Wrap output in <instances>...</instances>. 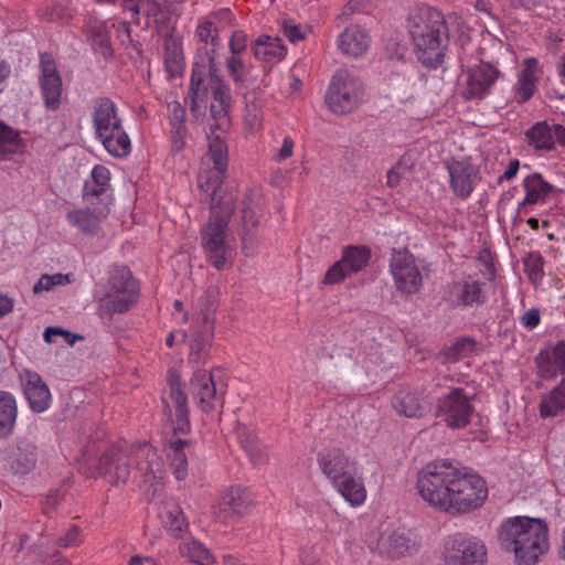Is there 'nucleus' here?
<instances>
[{
    "label": "nucleus",
    "instance_id": "1",
    "mask_svg": "<svg viewBox=\"0 0 565 565\" xmlns=\"http://www.w3.org/2000/svg\"><path fill=\"white\" fill-rule=\"evenodd\" d=\"M209 86L204 83L203 74L198 68L192 70L191 81L189 85V97L191 108L195 110L201 104L205 103L211 89L214 103L211 105V114L214 124L210 126L207 132L209 139V158L213 161L214 170L218 173L226 172L227 169V146L223 135L216 134L222 126L227 122V115L232 104V92L227 81L221 75L216 65L214 54L207 57Z\"/></svg>",
    "mask_w": 565,
    "mask_h": 565
},
{
    "label": "nucleus",
    "instance_id": "2",
    "mask_svg": "<svg viewBox=\"0 0 565 565\" xmlns=\"http://www.w3.org/2000/svg\"><path fill=\"white\" fill-rule=\"evenodd\" d=\"M84 460L90 467H96L98 475L108 476L111 483H125L131 473V463L136 475L143 482H156L163 477V463L157 449L143 443L129 446L120 441L98 456L93 447H87L83 454Z\"/></svg>",
    "mask_w": 565,
    "mask_h": 565
},
{
    "label": "nucleus",
    "instance_id": "3",
    "mask_svg": "<svg viewBox=\"0 0 565 565\" xmlns=\"http://www.w3.org/2000/svg\"><path fill=\"white\" fill-rule=\"evenodd\" d=\"M224 174L225 172L221 174L215 170L214 174L205 181H203V173L199 174L200 186L211 195L212 200L210 220L201 230V243L207 262L217 270L225 269L234 254V246L227 235L233 205L230 202H225L224 206L217 203L218 189Z\"/></svg>",
    "mask_w": 565,
    "mask_h": 565
},
{
    "label": "nucleus",
    "instance_id": "4",
    "mask_svg": "<svg viewBox=\"0 0 565 565\" xmlns=\"http://www.w3.org/2000/svg\"><path fill=\"white\" fill-rule=\"evenodd\" d=\"M406 26L418 62L426 68H438L448 46L443 13L429 6L418 4L411 9Z\"/></svg>",
    "mask_w": 565,
    "mask_h": 565
},
{
    "label": "nucleus",
    "instance_id": "5",
    "mask_svg": "<svg viewBox=\"0 0 565 565\" xmlns=\"http://www.w3.org/2000/svg\"><path fill=\"white\" fill-rule=\"evenodd\" d=\"M498 541L503 551L514 554L516 565H535L548 551V527L541 519L508 518L498 530Z\"/></svg>",
    "mask_w": 565,
    "mask_h": 565
},
{
    "label": "nucleus",
    "instance_id": "6",
    "mask_svg": "<svg viewBox=\"0 0 565 565\" xmlns=\"http://www.w3.org/2000/svg\"><path fill=\"white\" fill-rule=\"evenodd\" d=\"M92 120L96 137L110 156L124 158L131 152V140L114 100L108 97L95 99Z\"/></svg>",
    "mask_w": 565,
    "mask_h": 565
},
{
    "label": "nucleus",
    "instance_id": "7",
    "mask_svg": "<svg viewBox=\"0 0 565 565\" xmlns=\"http://www.w3.org/2000/svg\"><path fill=\"white\" fill-rule=\"evenodd\" d=\"M457 468L441 461L427 465L418 473L417 489L420 497L434 508L449 512L450 487Z\"/></svg>",
    "mask_w": 565,
    "mask_h": 565
},
{
    "label": "nucleus",
    "instance_id": "8",
    "mask_svg": "<svg viewBox=\"0 0 565 565\" xmlns=\"http://www.w3.org/2000/svg\"><path fill=\"white\" fill-rule=\"evenodd\" d=\"M363 83L349 70H338L332 76L326 95L330 110L338 115L353 113L363 99Z\"/></svg>",
    "mask_w": 565,
    "mask_h": 565
},
{
    "label": "nucleus",
    "instance_id": "9",
    "mask_svg": "<svg viewBox=\"0 0 565 565\" xmlns=\"http://www.w3.org/2000/svg\"><path fill=\"white\" fill-rule=\"evenodd\" d=\"M449 512L466 513L480 508L488 497L486 481L477 473L457 468L450 487Z\"/></svg>",
    "mask_w": 565,
    "mask_h": 565
},
{
    "label": "nucleus",
    "instance_id": "10",
    "mask_svg": "<svg viewBox=\"0 0 565 565\" xmlns=\"http://www.w3.org/2000/svg\"><path fill=\"white\" fill-rule=\"evenodd\" d=\"M537 373L543 379H553L558 373L562 382L544 397L540 405L542 417H554L565 409V355H536Z\"/></svg>",
    "mask_w": 565,
    "mask_h": 565
},
{
    "label": "nucleus",
    "instance_id": "11",
    "mask_svg": "<svg viewBox=\"0 0 565 565\" xmlns=\"http://www.w3.org/2000/svg\"><path fill=\"white\" fill-rule=\"evenodd\" d=\"M484 544L462 533L449 535L444 543V561L447 565H484Z\"/></svg>",
    "mask_w": 565,
    "mask_h": 565
},
{
    "label": "nucleus",
    "instance_id": "12",
    "mask_svg": "<svg viewBox=\"0 0 565 565\" xmlns=\"http://www.w3.org/2000/svg\"><path fill=\"white\" fill-rule=\"evenodd\" d=\"M394 284L403 294L413 295L423 287V276L414 255L405 248H394L390 257Z\"/></svg>",
    "mask_w": 565,
    "mask_h": 565
},
{
    "label": "nucleus",
    "instance_id": "13",
    "mask_svg": "<svg viewBox=\"0 0 565 565\" xmlns=\"http://www.w3.org/2000/svg\"><path fill=\"white\" fill-rule=\"evenodd\" d=\"M475 408L462 388H451L437 401L436 416L450 428H463L470 424Z\"/></svg>",
    "mask_w": 565,
    "mask_h": 565
},
{
    "label": "nucleus",
    "instance_id": "14",
    "mask_svg": "<svg viewBox=\"0 0 565 565\" xmlns=\"http://www.w3.org/2000/svg\"><path fill=\"white\" fill-rule=\"evenodd\" d=\"M419 547V537L406 527L382 530L376 543L380 555L392 559L412 556L418 552Z\"/></svg>",
    "mask_w": 565,
    "mask_h": 565
},
{
    "label": "nucleus",
    "instance_id": "15",
    "mask_svg": "<svg viewBox=\"0 0 565 565\" xmlns=\"http://www.w3.org/2000/svg\"><path fill=\"white\" fill-rule=\"evenodd\" d=\"M371 258V250L366 246L349 245L342 249L341 258L324 274L322 284L335 285L347 277L361 271Z\"/></svg>",
    "mask_w": 565,
    "mask_h": 565
},
{
    "label": "nucleus",
    "instance_id": "16",
    "mask_svg": "<svg viewBox=\"0 0 565 565\" xmlns=\"http://www.w3.org/2000/svg\"><path fill=\"white\" fill-rule=\"evenodd\" d=\"M500 76V72L490 63H480L465 72L461 95L467 100H480L489 95Z\"/></svg>",
    "mask_w": 565,
    "mask_h": 565
},
{
    "label": "nucleus",
    "instance_id": "17",
    "mask_svg": "<svg viewBox=\"0 0 565 565\" xmlns=\"http://www.w3.org/2000/svg\"><path fill=\"white\" fill-rule=\"evenodd\" d=\"M39 85L46 109L55 111L62 103L63 84L55 61L49 54H41Z\"/></svg>",
    "mask_w": 565,
    "mask_h": 565
},
{
    "label": "nucleus",
    "instance_id": "18",
    "mask_svg": "<svg viewBox=\"0 0 565 565\" xmlns=\"http://www.w3.org/2000/svg\"><path fill=\"white\" fill-rule=\"evenodd\" d=\"M451 191L460 199L470 198L481 181L480 170L469 161H454L447 166Z\"/></svg>",
    "mask_w": 565,
    "mask_h": 565
},
{
    "label": "nucleus",
    "instance_id": "19",
    "mask_svg": "<svg viewBox=\"0 0 565 565\" xmlns=\"http://www.w3.org/2000/svg\"><path fill=\"white\" fill-rule=\"evenodd\" d=\"M483 284L471 278L448 285L444 300L454 308H466L487 301Z\"/></svg>",
    "mask_w": 565,
    "mask_h": 565
},
{
    "label": "nucleus",
    "instance_id": "20",
    "mask_svg": "<svg viewBox=\"0 0 565 565\" xmlns=\"http://www.w3.org/2000/svg\"><path fill=\"white\" fill-rule=\"evenodd\" d=\"M190 384L193 398L202 412L211 413L223 407V393L217 391L211 373L206 371L195 373Z\"/></svg>",
    "mask_w": 565,
    "mask_h": 565
},
{
    "label": "nucleus",
    "instance_id": "21",
    "mask_svg": "<svg viewBox=\"0 0 565 565\" xmlns=\"http://www.w3.org/2000/svg\"><path fill=\"white\" fill-rule=\"evenodd\" d=\"M527 145L535 151H552L558 142L565 145V128L558 124L539 121L525 132Z\"/></svg>",
    "mask_w": 565,
    "mask_h": 565
},
{
    "label": "nucleus",
    "instance_id": "22",
    "mask_svg": "<svg viewBox=\"0 0 565 565\" xmlns=\"http://www.w3.org/2000/svg\"><path fill=\"white\" fill-rule=\"evenodd\" d=\"M170 399L175 409V419L172 420L173 435L188 434L191 430L189 419L188 397L181 387L180 376L174 370L168 372Z\"/></svg>",
    "mask_w": 565,
    "mask_h": 565
},
{
    "label": "nucleus",
    "instance_id": "23",
    "mask_svg": "<svg viewBox=\"0 0 565 565\" xmlns=\"http://www.w3.org/2000/svg\"><path fill=\"white\" fill-rule=\"evenodd\" d=\"M317 461L322 473L331 484L344 478V476H348L353 470V462H351L350 458L339 448L319 451Z\"/></svg>",
    "mask_w": 565,
    "mask_h": 565
},
{
    "label": "nucleus",
    "instance_id": "24",
    "mask_svg": "<svg viewBox=\"0 0 565 565\" xmlns=\"http://www.w3.org/2000/svg\"><path fill=\"white\" fill-rule=\"evenodd\" d=\"M125 8L130 12V18L138 25L140 24L139 15L141 13L145 15L143 28H158L167 22L170 14L168 6L158 0L127 1Z\"/></svg>",
    "mask_w": 565,
    "mask_h": 565
},
{
    "label": "nucleus",
    "instance_id": "25",
    "mask_svg": "<svg viewBox=\"0 0 565 565\" xmlns=\"http://www.w3.org/2000/svg\"><path fill=\"white\" fill-rule=\"evenodd\" d=\"M21 381L31 409L35 413L46 411L50 407L51 393L41 376L34 371L24 370L21 373Z\"/></svg>",
    "mask_w": 565,
    "mask_h": 565
},
{
    "label": "nucleus",
    "instance_id": "26",
    "mask_svg": "<svg viewBox=\"0 0 565 565\" xmlns=\"http://www.w3.org/2000/svg\"><path fill=\"white\" fill-rule=\"evenodd\" d=\"M540 76L541 68L537 60L526 58L512 88L514 100L518 104L527 102L535 94Z\"/></svg>",
    "mask_w": 565,
    "mask_h": 565
},
{
    "label": "nucleus",
    "instance_id": "27",
    "mask_svg": "<svg viewBox=\"0 0 565 565\" xmlns=\"http://www.w3.org/2000/svg\"><path fill=\"white\" fill-rule=\"evenodd\" d=\"M337 44L344 55L360 57L369 50L371 36L362 26L351 24L338 35Z\"/></svg>",
    "mask_w": 565,
    "mask_h": 565
},
{
    "label": "nucleus",
    "instance_id": "28",
    "mask_svg": "<svg viewBox=\"0 0 565 565\" xmlns=\"http://www.w3.org/2000/svg\"><path fill=\"white\" fill-rule=\"evenodd\" d=\"M394 409L403 416L418 418L426 412V404L420 399L419 393L409 388H401L392 399Z\"/></svg>",
    "mask_w": 565,
    "mask_h": 565
},
{
    "label": "nucleus",
    "instance_id": "29",
    "mask_svg": "<svg viewBox=\"0 0 565 565\" xmlns=\"http://www.w3.org/2000/svg\"><path fill=\"white\" fill-rule=\"evenodd\" d=\"M138 296L124 292H115L108 289L98 303V312L102 318L110 319L116 313L127 312L136 302Z\"/></svg>",
    "mask_w": 565,
    "mask_h": 565
},
{
    "label": "nucleus",
    "instance_id": "30",
    "mask_svg": "<svg viewBox=\"0 0 565 565\" xmlns=\"http://www.w3.org/2000/svg\"><path fill=\"white\" fill-rule=\"evenodd\" d=\"M191 441L172 436L167 440V457L170 460V468L178 480H184L188 476V458L185 448Z\"/></svg>",
    "mask_w": 565,
    "mask_h": 565
},
{
    "label": "nucleus",
    "instance_id": "31",
    "mask_svg": "<svg viewBox=\"0 0 565 565\" xmlns=\"http://www.w3.org/2000/svg\"><path fill=\"white\" fill-rule=\"evenodd\" d=\"M250 49L254 57L263 62L280 61L286 55L281 40L276 36L260 35L252 42Z\"/></svg>",
    "mask_w": 565,
    "mask_h": 565
},
{
    "label": "nucleus",
    "instance_id": "32",
    "mask_svg": "<svg viewBox=\"0 0 565 565\" xmlns=\"http://www.w3.org/2000/svg\"><path fill=\"white\" fill-rule=\"evenodd\" d=\"M332 487L352 507H359L365 502L366 489L364 483L361 479L356 478L353 472L332 483Z\"/></svg>",
    "mask_w": 565,
    "mask_h": 565
},
{
    "label": "nucleus",
    "instance_id": "33",
    "mask_svg": "<svg viewBox=\"0 0 565 565\" xmlns=\"http://www.w3.org/2000/svg\"><path fill=\"white\" fill-rule=\"evenodd\" d=\"M252 493L241 487L231 488L220 499V508L222 511H231L241 516L245 514L253 505Z\"/></svg>",
    "mask_w": 565,
    "mask_h": 565
},
{
    "label": "nucleus",
    "instance_id": "34",
    "mask_svg": "<svg viewBox=\"0 0 565 565\" xmlns=\"http://www.w3.org/2000/svg\"><path fill=\"white\" fill-rule=\"evenodd\" d=\"M18 416L15 397L0 390V440L8 438L14 430Z\"/></svg>",
    "mask_w": 565,
    "mask_h": 565
},
{
    "label": "nucleus",
    "instance_id": "35",
    "mask_svg": "<svg viewBox=\"0 0 565 565\" xmlns=\"http://www.w3.org/2000/svg\"><path fill=\"white\" fill-rule=\"evenodd\" d=\"M38 451L33 443L21 439L17 444V449L12 454V468L17 473L25 475L36 465Z\"/></svg>",
    "mask_w": 565,
    "mask_h": 565
},
{
    "label": "nucleus",
    "instance_id": "36",
    "mask_svg": "<svg viewBox=\"0 0 565 565\" xmlns=\"http://www.w3.org/2000/svg\"><path fill=\"white\" fill-rule=\"evenodd\" d=\"M523 186L525 198L518 205L516 216H520L522 213L526 214L529 212L526 206L537 203L546 194L547 183L543 181L541 175L532 174L523 180Z\"/></svg>",
    "mask_w": 565,
    "mask_h": 565
},
{
    "label": "nucleus",
    "instance_id": "37",
    "mask_svg": "<svg viewBox=\"0 0 565 565\" xmlns=\"http://www.w3.org/2000/svg\"><path fill=\"white\" fill-rule=\"evenodd\" d=\"M87 33L96 52L102 54L105 58L113 55L106 22L98 19H90L87 23Z\"/></svg>",
    "mask_w": 565,
    "mask_h": 565
},
{
    "label": "nucleus",
    "instance_id": "38",
    "mask_svg": "<svg viewBox=\"0 0 565 565\" xmlns=\"http://www.w3.org/2000/svg\"><path fill=\"white\" fill-rule=\"evenodd\" d=\"M108 289L125 295L138 296V284L134 279L131 271L126 266L114 267L109 273Z\"/></svg>",
    "mask_w": 565,
    "mask_h": 565
},
{
    "label": "nucleus",
    "instance_id": "39",
    "mask_svg": "<svg viewBox=\"0 0 565 565\" xmlns=\"http://www.w3.org/2000/svg\"><path fill=\"white\" fill-rule=\"evenodd\" d=\"M110 172L104 166H95L90 172V180L84 185V195L98 196L109 188Z\"/></svg>",
    "mask_w": 565,
    "mask_h": 565
},
{
    "label": "nucleus",
    "instance_id": "40",
    "mask_svg": "<svg viewBox=\"0 0 565 565\" xmlns=\"http://www.w3.org/2000/svg\"><path fill=\"white\" fill-rule=\"evenodd\" d=\"M180 554L198 565H213L214 557L199 541H186L179 545Z\"/></svg>",
    "mask_w": 565,
    "mask_h": 565
},
{
    "label": "nucleus",
    "instance_id": "41",
    "mask_svg": "<svg viewBox=\"0 0 565 565\" xmlns=\"http://www.w3.org/2000/svg\"><path fill=\"white\" fill-rule=\"evenodd\" d=\"M164 63L169 73L175 75L183 67L182 43L175 38H168L164 41Z\"/></svg>",
    "mask_w": 565,
    "mask_h": 565
},
{
    "label": "nucleus",
    "instance_id": "42",
    "mask_svg": "<svg viewBox=\"0 0 565 565\" xmlns=\"http://www.w3.org/2000/svg\"><path fill=\"white\" fill-rule=\"evenodd\" d=\"M23 148L17 131L0 122V160H8Z\"/></svg>",
    "mask_w": 565,
    "mask_h": 565
},
{
    "label": "nucleus",
    "instance_id": "43",
    "mask_svg": "<svg viewBox=\"0 0 565 565\" xmlns=\"http://www.w3.org/2000/svg\"><path fill=\"white\" fill-rule=\"evenodd\" d=\"M162 519L166 529L174 536H180L188 529V522L180 507L172 504L164 509Z\"/></svg>",
    "mask_w": 565,
    "mask_h": 565
},
{
    "label": "nucleus",
    "instance_id": "44",
    "mask_svg": "<svg viewBox=\"0 0 565 565\" xmlns=\"http://www.w3.org/2000/svg\"><path fill=\"white\" fill-rule=\"evenodd\" d=\"M390 86L392 95L401 102L411 99L415 94V82L405 75H393L390 78Z\"/></svg>",
    "mask_w": 565,
    "mask_h": 565
},
{
    "label": "nucleus",
    "instance_id": "45",
    "mask_svg": "<svg viewBox=\"0 0 565 565\" xmlns=\"http://www.w3.org/2000/svg\"><path fill=\"white\" fill-rule=\"evenodd\" d=\"M66 217L72 225L87 233L96 231L99 224L98 216L89 210H75L68 212Z\"/></svg>",
    "mask_w": 565,
    "mask_h": 565
},
{
    "label": "nucleus",
    "instance_id": "46",
    "mask_svg": "<svg viewBox=\"0 0 565 565\" xmlns=\"http://www.w3.org/2000/svg\"><path fill=\"white\" fill-rule=\"evenodd\" d=\"M226 72L236 87H244L247 81V66L239 55H230L225 61Z\"/></svg>",
    "mask_w": 565,
    "mask_h": 565
},
{
    "label": "nucleus",
    "instance_id": "47",
    "mask_svg": "<svg viewBox=\"0 0 565 565\" xmlns=\"http://www.w3.org/2000/svg\"><path fill=\"white\" fill-rule=\"evenodd\" d=\"M196 36L201 42H204L205 44L210 43L212 45V50L207 53V57L211 54L215 55V51L221 44V39L218 30L214 25V21L209 18L201 21L196 28Z\"/></svg>",
    "mask_w": 565,
    "mask_h": 565
},
{
    "label": "nucleus",
    "instance_id": "48",
    "mask_svg": "<svg viewBox=\"0 0 565 565\" xmlns=\"http://www.w3.org/2000/svg\"><path fill=\"white\" fill-rule=\"evenodd\" d=\"M43 339L49 343L55 342L61 345L67 344L72 347L77 340H83V337L72 333L61 327H49L43 333Z\"/></svg>",
    "mask_w": 565,
    "mask_h": 565
},
{
    "label": "nucleus",
    "instance_id": "49",
    "mask_svg": "<svg viewBox=\"0 0 565 565\" xmlns=\"http://www.w3.org/2000/svg\"><path fill=\"white\" fill-rule=\"evenodd\" d=\"M71 282V275L56 273L53 275L44 274L40 277L38 282L33 286L35 295L43 291H50L56 286H65Z\"/></svg>",
    "mask_w": 565,
    "mask_h": 565
},
{
    "label": "nucleus",
    "instance_id": "50",
    "mask_svg": "<svg viewBox=\"0 0 565 565\" xmlns=\"http://www.w3.org/2000/svg\"><path fill=\"white\" fill-rule=\"evenodd\" d=\"M246 106H245V115L244 120L246 128L254 132L260 129L263 124V113L256 100L248 102L247 94L244 95Z\"/></svg>",
    "mask_w": 565,
    "mask_h": 565
},
{
    "label": "nucleus",
    "instance_id": "51",
    "mask_svg": "<svg viewBox=\"0 0 565 565\" xmlns=\"http://www.w3.org/2000/svg\"><path fill=\"white\" fill-rule=\"evenodd\" d=\"M170 122L174 130L175 137H182L184 134V108L178 102H172L168 105Z\"/></svg>",
    "mask_w": 565,
    "mask_h": 565
},
{
    "label": "nucleus",
    "instance_id": "52",
    "mask_svg": "<svg viewBox=\"0 0 565 565\" xmlns=\"http://www.w3.org/2000/svg\"><path fill=\"white\" fill-rule=\"evenodd\" d=\"M525 271L532 281H537L544 275V259L540 254H531L524 260Z\"/></svg>",
    "mask_w": 565,
    "mask_h": 565
},
{
    "label": "nucleus",
    "instance_id": "53",
    "mask_svg": "<svg viewBox=\"0 0 565 565\" xmlns=\"http://www.w3.org/2000/svg\"><path fill=\"white\" fill-rule=\"evenodd\" d=\"M248 46V35L243 30H234L232 31L228 39V50L231 55H239L246 51Z\"/></svg>",
    "mask_w": 565,
    "mask_h": 565
},
{
    "label": "nucleus",
    "instance_id": "54",
    "mask_svg": "<svg viewBox=\"0 0 565 565\" xmlns=\"http://www.w3.org/2000/svg\"><path fill=\"white\" fill-rule=\"evenodd\" d=\"M44 17L50 21H60L65 23L72 19L73 10L68 6L55 3L45 10Z\"/></svg>",
    "mask_w": 565,
    "mask_h": 565
},
{
    "label": "nucleus",
    "instance_id": "55",
    "mask_svg": "<svg viewBox=\"0 0 565 565\" xmlns=\"http://www.w3.org/2000/svg\"><path fill=\"white\" fill-rule=\"evenodd\" d=\"M242 249L246 256H253L258 249L259 238L254 230H243L241 234Z\"/></svg>",
    "mask_w": 565,
    "mask_h": 565
},
{
    "label": "nucleus",
    "instance_id": "56",
    "mask_svg": "<svg viewBox=\"0 0 565 565\" xmlns=\"http://www.w3.org/2000/svg\"><path fill=\"white\" fill-rule=\"evenodd\" d=\"M408 171V166L399 160L386 174V184L390 188H395L402 178L406 175Z\"/></svg>",
    "mask_w": 565,
    "mask_h": 565
},
{
    "label": "nucleus",
    "instance_id": "57",
    "mask_svg": "<svg viewBox=\"0 0 565 565\" xmlns=\"http://www.w3.org/2000/svg\"><path fill=\"white\" fill-rule=\"evenodd\" d=\"M212 329L213 323L209 320L207 316L204 317V332L201 337V339H195L196 342V353L199 352H205L211 350V343H212Z\"/></svg>",
    "mask_w": 565,
    "mask_h": 565
},
{
    "label": "nucleus",
    "instance_id": "58",
    "mask_svg": "<svg viewBox=\"0 0 565 565\" xmlns=\"http://www.w3.org/2000/svg\"><path fill=\"white\" fill-rule=\"evenodd\" d=\"M476 345L472 338L462 337L451 345L449 353H472L477 350Z\"/></svg>",
    "mask_w": 565,
    "mask_h": 565
},
{
    "label": "nucleus",
    "instance_id": "59",
    "mask_svg": "<svg viewBox=\"0 0 565 565\" xmlns=\"http://www.w3.org/2000/svg\"><path fill=\"white\" fill-rule=\"evenodd\" d=\"M243 230H254L258 223V212L249 205H245L242 211Z\"/></svg>",
    "mask_w": 565,
    "mask_h": 565
},
{
    "label": "nucleus",
    "instance_id": "60",
    "mask_svg": "<svg viewBox=\"0 0 565 565\" xmlns=\"http://www.w3.org/2000/svg\"><path fill=\"white\" fill-rule=\"evenodd\" d=\"M541 320L540 310L531 308L526 310L520 318L521 324L527 329H534L539 326Z\"/></svg>",
    "mask_w": 565,
    "mask_h": 565
},
{
    "label": "nucleus",
    "instance_id": "61",
    "mask_svg": "<svg viewBox=\"0 0 565 565\" xmlns=\"http://www.w3.org/2000/svg\"><path fill=\"white\" fill-rule=\"evenodd\" d=\"M79 543V529L77 526H72L68 529L66 534L58 540L57 545L63 547H70L77 545Z\"/></svg>",
    "mask_w": 565,
    "mask_h": 565
},
{
    "label": "nucleus",
    "instance_id": "62",
    "mask_svg": "<svg viewBox=\"0 0 565 565\" xmlns=\"http://www.w3.org/2000/svg\"><path fill=\"white\" fill-rule=\"evenodd\" d=\"M295 142L291 139V137L286 136L282 140V145L280 149L278 150L276 159L278 161H284L292 156Z\"/></svg>",
    "mask_w": 565,
    "mask_h": 565
},
{
    "label": "nucleus",
    "instance_id": "63",
    "mask_svg": "<svg viewBox=\"0 0 565 565\" xmlns=\"http://www.w3.org/2000/svg\"><path fill=\"white\" fill-rule=\"evenodd\" d=\"M207 18L213 21L223 22L224 24H232L233 22V14L228 8H221L212 12Z\"/></svg>",
    "mask_w": 565,
    "mask_h": 565
},
{
    "label": "nucleus",
    "instance_id": "64",
    "mask_svg": "<svg viewBox=\"0 0 565 565\" xmlns=\"http://www.w3.org/2000/svg\"><path fill=\"white\" fill-rule=\"evenodd\" d=\"M284 35L291 42L296 43L303 39V34L298 25L295 24H285L284 25Z\"/></svg>",
    "mask_w": 565,
    "mask_h": 565
}]
</instances>
